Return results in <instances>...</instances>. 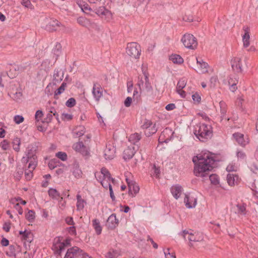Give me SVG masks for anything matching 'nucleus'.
I'll return each mask as SVG.
<instances>
[{"label":"nucleus","instance_id":"8","mask_svg":"<svg viewBox=\"0 0 258 258\" xmlns=\"http://www.w3.org/2000/svg\"><path fill=\"white\" fill-rule=\"evenodd\" d=\"M142 128L144 130L145 134L147 137L152 136L157 131L156 124L153 123L151 120L147 119L144 121L142 125Z\"/></svg>","mask_w":258,"mask_h":258},{"label":"nucleus","instance_id":"40","mask_svg":"<svg viewBox=\"0 0 258 258\" xmlns=\"http://www.w3.org/2000/svg\"><path fill=\"white\" fill-rule=\"evenodd\" d=\"M77 4L84 12H86V11L87 10H91V8L88 5L82 1H78Z\"/></svg>","mask_w":258,"mask_h":258},{"label":"nucleus","instance_id":"28","mask_svg":"<svg viewBox=\"0 0 258 258\" xmlns=\"http://www.w3.org/2000/svg\"><path fill=\"white\" fill-rule=\"evenodd\" d=\"M77 22L80 25L88 28L92 25V23L89 19L83 17H79L77 19Z\"/></svg>","mask_w":258,"mask_h":258},{"label":"nucleus","instance_id":"26","mask_svg":"<svg viewBox=\"0 0 258 258\" xmlns=\"http://www.w3.org/2000/svg\"><path fill=\"white\" fill-rule=\"evenodd\" d=\"M8 95L13 99L19 101L21 100L22 93L18 89H16V90H11V89L8 91Z\"/></svg>","mask_w":258,"mask_h":258},{"label":"nucleus","instance_id":"19","mask_svg":"<svg viewBox=\"0 0 258 258\" xmlns=\"http://www.w3.org/2000/svg\"><path fill=\"white\" fill-rule=\"evenodd\" d=\"M184 203L187 208H192L196 207L197 203L196 198L188 195H185Z\"/></svg>","mask_w":258,"mask_h":258},{"label":"nucleus","instance_id":"7","mask_svg":"<svg viewBox=\"0 0 258 258\" xmlns=\"http://www.w3.org/2000/svg\"><path fill=\"white\" fill-rule=\"evenodd\" d=\"M144 77L139 78L138 85L140 90H145L147 92L151 91L152 90V87L149 82V75L146 72L143 70Z\"/></svg>","mask_w":258,"mask_h":258},{"label":"nucleus","instance_id":"36","mask_svg":"<svg viewBox=\"0 0 258 258\" xmlns=\"http://www.w3.org/2000/svg\"><path fill=\"white\" fill-rule=\"evenodd\" d=\"M219 106L220 108V113L221 120L223 119L226 115L227 112V105L226 103L221 101L219 102Z\"/></svg>","mask_w":258,"mask_h":258},{"label":"nucleus","instance_id":"64","mask_svg":"<svg viewBox=\"0 0 258 258\" xmlns=\"http://www.w3.org/2000/svg\"><path fill=\"white\" fill-rule=\"evenodd\" d=\"M11 224L10 222H6L3 225V229L7 232H9L10 231V229L11 228Z\"/></svg>","mask_w":258,"mask_h":258},{"label":"nucleus","instance_id":"50","mask_svg":"<svg viewBox=\"0 0 258 258\" xmlns=\"http://www.w3.org/2000/svg\"><path fill=\"white\" fill-rule=\"evenodd\" d=\"M56 86L55 83H49L45 88V92L47 94H51L53 92V87Z\"/></svg>","mask_w":258,"mask_h":258},{"label":"nucleus","instance_id":"32","mask_svg":"<svg viewBox=\"0 0 258 258\" xmlns=\"http://www.w3.org/2000/svg\"><path fill=\"white\" fill-rule=\"evenodd\" d=\"M77 198V204L76 207L78 211L82 210L84 209L85 205L86 204V201L83 199L81 196L78 194L76 196Z\"/></svg>","mask_w":258,"mask_h":258},{"label":"nucleus","instance_id":"25","mask_svg":"<svg viewBox=\"0 0 258 258\" xmlns=\"http://www.w3.org/2000/svg\"><path fill=\"white\" fill-rule=\"evenodd\" d=\"M61 25V23L56 19H50V21L47 24L46 27L47 30L49 31H56Z\"/></svg>","mask_w":258,"mask_h":258},{"label":"nucleus","instance_id":"48","mask_svg":"<svg viewBox=\"0 0 258 258\" xmlns=\"http://www.w3.org/2000/svg\"><path fill=\"white\" fill-rule=\"evenodd\" d=\"M35 218V212L33 210H29L26 215V218L30 222H32Z\"/></svg>","mask_w":258,"mask_h":258},{"label":"nucleus","instance_id":"30","mask_svg":"<svg viewBox=\"0 0 258 258\" xmlns=\"http://www.w3.org/2000/svg\"><path fill=\"white\" fill-rule=\"evenodd\" d=\"M121 255L120 251L119 250L110 249L105 254L106 258H117Z\"/></svg>","mask_w":258,"mask_h":258},{"label":"nucleus","instance_id":"14","mask_svg":"<svg viewBox=\"0 0 258 258\" xmlns=\"http://www.w3.org/2000/svg\"><path fill=\"white\" fill-rule=\"evenodd\" d=\"M34 151H33L32 148L29 146L27 148L26 156L22 158V162L24 163H27L28 162L30 163L33 159L37 161V157L34 154Z\"/></svg>","mask_w":258,"mask_h":258},{"label":"nucleus","instance_id":"47","mask_svg":"<svg viewBox=\"0 0 258 258\" xmlns=\"http://www.w3.org/2000/svg\"><path fill=\"white\" fill-rule=\"evenodd\" d=\"M237 80H235L233 82L232 79H230L228 81L229 85L230 86V90L234 92L237 89L236 84L237 83Z\"/></svg>","mask_w":258,"mask_h":258},{"label":"nucleus","instance_id":"57","mask_svg":"<svg viewBox=\"0 0 258 258\" xmlns=\"http://www.w3.org/2000/svg\"><path fill=\"white\" fill-rule=\"evenodd\" d=\"M237 170V166L235 165V164L230 163L229 164L226 168V170L228 172H232L234 171H236Z\"/></svg>","mask_w":258,"mask_h":258},{"label":"nucleus","instance_id":"24","mask_svg":"<svg viewBox=\"0 0 258 258\" xmlns=\"http://www.w3.org/2000/svg\"><path fill=\"white\" fill-rule=\"evenodd\" d=\"M182 191V187L179 184L174 185L170 188V191L172 196L176 200L180 197Z\"/></svg>","mask_w":258,"mask_h":258},{"label":"nucleus","instance_id":"37","mask_svg":"<svg viewBox=\"0 0 258 258\" xmlns=\"http://www.w3.org/2000/svg\"><path fill=\"white\" fill-rule=\"evenodd\" d=\"M13 149L15 151L19 152L20 150L21 139L19 138H15L12 141Z\"/></svg>","mask_w":258,"mask_h":258},{"label":"nucleus","instance_id":"59","mask_svg":"<svg viewBox=\"0 0 258 258\" xmlns=\"http://www.w3.org/2000/svg\"><path fill=\"white\" fill-rule=\"evenodd\" d=\"M60 44L58 43L55 46V48L53 50L54 54L56 56L55 59H57V57L59 55L60 53Z\"/></svg>","mask_w":258,"mask_h":258},{"label":"nucleus","instance_id":"33","mask_svg":"<svg viewBox=\"0 0 258 258\" xmlns=\"http://www.w3.org/2000/svg\"><path fill=\"white\" fill-rule=\"evenodd\" d=\"M238 180V176L233 174H228L227 176V181L228 184L230 186H233Z\"/></svg>","mask_w":258,"mask_h":258},{"label":"nucleus","instance_id":"52","mask_svg":"<svg viewBox=\"0 0 258 258\" xmlns=\"http://www.w3.org/2000/svg\"><path fill=\"white\" fill-rule=\"evenodd\" d=\"M61 118L64 121H69L73 118L72 114L63 112L61 114Z\"/></svg>","mask_w":258,"mask_h":258},{"label":"nucleus","instance_id":"43","mask_svg":"<svg viewBox=\"0 0 258 258\" xmlns=\"http://www.w3.org/2000/svg\"><path fill=\"white\" fill-rule=\"evenodd\" d=\"M237 213L240 215H245L246 214V206L244 204H237Z\"/></svg>","mask_w":258,"mask_h":258},{"label":"nucleus","instance_id":"38","mask_svg":"<svg viewBox=\"0 0 258 258\" xmlns=\"http://www.w3.org/2000/svg\"><path fill=\"white\" fill-rule=\"evenodd\" d=\"M93 226L98 235L101 234L102 231V227L100 225L99 220L95 219L92 221Z\"/></svg>","mask_w":258,"mask_h":258},{"label":"nucleus","instance_id":"44","mask_svg":"<svg viewBox=\"0 0 258 258\" xmlns=\"http://www.w3.org/2000/svg\"><path fill=\"white\" fill-rule=\"evenodd\" d=\"M0 147L4 151L8 150L10 148V142L7 140H4L0 143Z\"/></svg>","mask_w":258,"mask_h":258},{"label":"nucleus","instance_id":"31","mask_svg":"<svg viewBox=\"0 0 258 258\" xmlns=\"http://www.w3.org/2000/svg\"><path fill=\"white\" fill-rule=\"evenodd\" d=\"M170 131L168 130V128H165L161 134L159 138V142L160 143H168L170 140V139L169 137H167L165 139L166 135H167L169 133H170Z\"/></svg>","mask_w":258,"mask_h":258},{"label":"nucleus","instance_id":"62","mask_svg":"<svg viewBox=\"0 0 258 258\" xmlns=\"http://www.w3.org/2000/svg\"><path fill=\"white\" fill-rule=\"evenodd\" d=\"M68 231L70 234L71 235H76V230L75 227L73 226L69 227L68 228Z\"/></svg>","mask_w":258,"mask_h":258},{"label":"nucleus","instance_id":"10","mask_svg":"<svg viewBox=\"0 0 258 258\" xmlns=\"http://www.w3.org/2000/svg\"><path fill=\"white\" fill-rule=\"evenodd\" d=\"M73 149L77 152L80 153L83 156H88L89 150L85 146L82 142H78L74 143L72 146Z\"/></svg>","mask_w":258,"mask_h":258},{"label":"nucleus","instance_id":"58","mask_svg":"<svg viewBox=\"0 0 258 258\" xmlns=\"http://www.w3.org/2000/svg\"><path fill=\"white\" fill-rule=\"evenodd\" d=\"M105 13L103 15V18L107 21H110L112 18V14L111 12L107 9L105 11Z\"/></svg>","mask_w":258,"mask_h":258},{"label":"nucleus","instance_id":"53","mask_svg":"<svg viewBox=\"0 0 258 258\" xmlns=\"http://www.w3.org/2000/svg\"><path fill=\"white\" fill-rule=\"evenodd\" d=\"M56 156L62 161H66L67 159V155L65 152H58L56 154Z\"/></svg>","mask_w":258,"mask_h":258},{"label":"nucleus","instance_id":"1","mask_svg":"<svg viewBox=\"0 0 258 258\" xmlns=\"http://www.w3.org/2000/svg\"><path fill=\"white\" fill-rule=\"evenodd\" d=\"M195 164L194 172L197 177L204 179L209 177L212 183L217 184L219 183V178L217 175L210 174L214 168L215 157L210 152L202 153L192 158Z\"/></svg>","mask_w":258,"mask_h":258},{"label":"nucleus","instance_id":"51","mask_svg":"<svg viewBox=\"0 0 258 258\" xmlns=\"http://www.w3.org/2000/svg\"><path fill=\"white\" fill-rule=\"evenodd\" d=\"M76 104V101L74 98H69L66 102V105L68 107H73Z\"/></svg>","mask_w":258,"mask_h":258},{"label":"nucleus","instance_id":"35","mask_svg":"<svg viewBox=\"0 0 258 258\" xmlns=\"http://www.w3.org/2000/svg\"><path fill=\"white\" fill-rule=\"evenodd\" d=\"M169 59L174 63L181 64L183 62V58L178 54H171L169 56Z\"/></svg>","mask_w":258,"mask_h":258},{"label":"nucleus","instance_id":"29","mask_svg":"<svg viewBox=\"0 0 258 258\" xmlns=\"http://www.w3.org/2000/svg\"><path fill=\"white\" fill-rule=\"evenodd\" d=\"M63 78V72L61 70H55L53 74V81L55 83L60 82Z\"/></svg>","mask_w":258,"mask_h":258},{"label":"nucleus","instance_id":"27","mask_svg":"<svg viewBox=\"0 0 258 258\" xmlns=\"http://www.w3.org/2000/svg\"><path fill=\"white\" fill-rule=\"evenodd\" d=\"M141 139V136L138 133H134L131 135L128 138V141L133 145L132 146H138L136 145L137 143L139 142Z\"/></svg>","mask_w":258,"mask_h":258},{"label":"nucleus","instance_id":"20","mask_svg":"<svg viewBox=\"0 0 258 258\" xmlns=\"http://www.w3.org/2000/svg\"><path fill=\"white\" fill-rule=\"evenodd\" d=\"M231 64L232 69L236 72H241L242 63L241 59L239 57H234L231 61Z\"/></svg>","mask_w":258,"mask_h":258},{"label":"nucleus","instance_id":"2","mask_svg":"<svg viewBox=\"0 0 258 258\" xmlns=\"http://www.w3.org/2000/svg\"><path fill=\"white\" fill-rule=\"evenodd\" d=\"M194 134L200 141L205 142L212 135L211 127L205 123H199L195 126Z\"/></svg>","mask_w":258,"mask_h":258},{"label":"nucleus","instance_id":"55","mask_svg":"<svg viewBox=\"0 0 258 258\" xmlns=\"http://www.w3.org/2000/svg\"><path fill=\"white\" fill-rule=\"evenodd\" d=\"M192 98L195 103H199L201 102V98L199 93H196L192 95Z\"/></svg>","mask_w":258,"mask_h":258},{"label":"nucleus","instance_id":"11","mask_svg":"<svg viewBox=\"0 0 258 258\" xmlns=\"http://www.w3.org/2000/svg\"><path fill=\"white\" fill-rule=\"evenodd\" d=\"M115 154V149L114 146L110 143L106 144V148L104 151V156L106 160H111L114 158Z\"/></svg>","mask_w":258,"mask_h":258},{"label":"nucleus","instance_id":"56","mask_svg":"<svg viewBox=\"0 0 258 258\" xmlns=\"http://www.w3.org/2000/svg\"><path fill=\"white\" fill-rule=\"evenodd\" d=\"M24 117L22 116L19 115H17L15 116L14 118V121L17 124H20L22 123L24 121Z\"/></svg>","mask_w":258,"mask_h":258},{"label":"nucleus","instance_id":"46","mask_svg":"<svg viewBox=\"0 0 258 258\" xmlns=\"http://www.w3.org/2000/svg\"><path fill=\"white\" fill-rule=\"evenodd\" d=\"M186 85V81L185 79H181L178 81L177 87H176V90H182L183 89Z\"/></svg>","mask_w":258,"mask_h":258},{"label":"nucleus","instance_id":"9","mask_svg":"<svg viewBox=\"0 0 258 258\" xmlns=\"http://www.w3.org/2000/svg\"><path fill=\"white\" fill-rule=\"evenodd\" d=\"M70 241L68 239L63 242H60L58 240L53 244L52 249L54 250V253L59 255L63 251L65 248L69 246Z\"/></svg>","mask_w":258,"mask_h":258},{"label":"nucleus","instance_id":"45","mask_svg":"<svg viewBox=\"0 0 258 258\" xmlns=\"http://www.w3.org/2000/svg\"><path fill=\"white\" fill-rule=\"evenodd\" d=\"M160 173V169L158 167H157L155 165H154L152 167V168L151 170V174L152 176L156 177V178H158Z\"/></svg>","mask_w":258,"mask_h":258},{"label":"nucleus","instance_id":"17","mask_svg":"<svg viewBox=\"0 0 258 258\" xmlns=\"http://www.w3.org/2000/svg\"><path fill=\"white\" fill-rule=\"evenodd\" d=\"M92 94L96 101H99L103 96V89L97 83H94L92 89Z\"/></svg>","mask_w":258,"mask_h":258},{"label":"nucleus","instance_id":"3","mask_svg":"<svg viewBox=\"0 0 258 258\" xmlns=\"http://www.w3.org/2000/svg\"><path fill=\"white\" fill-rule=\"evenodd\" d=\"M181 235L185 240H188L190 246H193L192 242L202 241L204 239V236L202 233L199 232H194L190 229L183 230Z\"/></svg>","mask_w":258,"mask_h":258},{"label":"nucleus","instance_id":"12","mask_svg":"<svg viewBox=\"0 0 258 258\" xmlns=\"http://www.w3.org/2000/svg\"><path fill=\"white\" fill-rule=\"evenodd\" d=\"M138 148L139 146H128V147L123 151V159L125 160H127L132 158Z\"/></svg>","mask_w":258,"mask_h":258},{"label":"nucleus","instance_id":"60","mask_svg":"<svg viewBox=\"0 0 258 258\" xmlns=\"http://www.w3.org/2000/svg\"><path fill=\"white\" fill-rule=\"evenodd\" d=\"M49 113H51L54 115L56 119L59 121L58 120V114L57 113L55 108L54 107H51L49 110Z\"/></svg>","mask_w":258,"mask_h":258},{"label":"nucleus","instance_id":"22","mask_svg":"<svg viewBox=\"0 0 258 258\" xmlns=\"http://www.w3.org/2000/svg\"><path fill=\"white\" fill-rule=\"evenodd\" d=\"M233 136L241 146L244 147L249 143L248 139L246 137L244 138V135L241 133H235L233 135Z\"/></svg>","mask_w":258,"mask_h":258},{"label":"nucleus","instance_id":"15","mask_svg":"<svg viewBox=\"0 0 258 258\" xmlns=\"http://www.w3.org/2000/svg\"><path fill=\"white\" fill-rule=\"evenodd\" d=\"M37 162L33 159L29 163L28 169L25 171V177L27 180H30L33 177V171L37 166Z\"/></svg>","mask_w":258,"mask_h":258},{"label":"nucleus","instance_id":"23","mask_svg":"<svg viewBox=\"0 0 258 258\" xmlns=\"http://www.w3.org/2000/svg\"><path fill=\"white\" fill-rule=\"evenodd\" d=\"M198 64V70L197 72L200 74H204L208 71V64L207 62L203 61L202 59L196 58Z\"/></svg>","mask_w":258,"mask_h":258},{"label":"nucleus","instance_id":"16","mask_svg":"<svg viewBox=\"0 0 258 258\" xmlns=\"http://www.w3.org/2000/svg\"><path fill=\"white\" fill-rule=\"evenodd\" d=\"M111 176L109 171L105 168H102L100 172H96L95 176L96 179L100 182L105 179H109Z\"/></svg>","mask_w":258,"mask_h":258},{"label":"nucleus","instance_id":"49","mask_svg":"<svg viewBox=\"0 0 258 258\" xmlns=\"http://www.w3.org/2000/svg\"><path fill=\"white\" fill-rule=\"evenodd\" d=\"M21 4L24 7L30 9H33V6L30 0H21Z\"/></svg>","mask_w":258,"mask_h":258},{"label":"nucleus","instance_id":"21","mask_svg":"<svg viewBox=\"0 0 258 258\" xmlns=\"http://www.w3.org/2000/svg\"><path fill=\"white\" fill-rule=\"evenodd\" d=\"M118 220L116 218V215L112 214L110 215L106 222V226L108 228L111 229H114L118 225Z\"/></svg>","mask_w":258,"mask_h":258},{"label":"nucleus","instance_id":"39","mask_svg":"<svg viewBox=\"0 0 258 258\" xmlns=\"http://www.w3.org/2000/svg\"><path fill=\"white\" fill-rule=\"evenodd\" d=\"M85 133V128L83 126H79L76 127L74 133L75 137H80L84 135Z\"/></svg>","mask_w":258,"mask_h":258},{"label":"nucleus","instance_id":"4","mask_svg":"<svg viewBox=\"0 0 258 258\" xmlns=\"http://www.w3.org/2000/svg\"><path fill=\"white\" fill-rule=\"evenodd\" d=\"M64 258H92L80 248L75 246L68 249Z\"/></svg>","mask_w":258,"mask_h":258},{"label":"nucleus","instance_id":"54","mask_svg":"<svg viewBox=\"0 0 258 258\" xmlns=\"http://www.w3.org/2000/svg\"><path fill=\"white\" fill-rule=\"evenodd\" d=\"M106 9L104 7H100L96 10V13L103 18V15L105 13Z\"/></svg>","mask_w":258,"mask_h":258},{"label":"nucleus","instance_id":"63","mask_svg":"<svg viewBox=\"0 0 258 258\" xmlns=\"http://www.w3.org/2000/svg\"><path fill=\"white\" fill-rule=\"evenodd\" d=\"M31 235V233L29 232L26 231V233L22 236V238L27 241H31V239L30 238V236Z\"/></svg>","mask_w":258,"mask_h":258},{"label":"nucleus","instance_id":"13","mask_svg":"<svg viewBox=\"0 0 258 258\" xmlns=\"http://www.w3.org/2000/svg\"><path fill=\"white\" fill-rule=\"evenodd\" d=\"M126 181L127 183L128 187L129 194L131 195L132 197H135V195L139 191V186L129 178H126Z\"/></svg>","mask_w":258,"mask_h":258},{"label":"nucleus","instance_id":"18","mask_svg":"<svg viewBox=\"0 0 258 258\" xmlns=\"http://www.w3.org/2000/svg\"><path fill=\"white\" fill-rule=\"evenodd\" d=\"M244 34L242 36L243 47L246 48L250 45V29L247 26L243 27Z\"/></svg>","mask_w":258,"mask_h":258},{"label":"nucleus","instance_id":"6","mask_svg":"<svg viewBox=\"0 0 258 258\" xmlns=\"http://www.w3.org/2000/svg\"><path fill=\"white\" fill-rule=\"evenodd\" d=\"M184 46L189 49H194L198 45L197 39L190 34H184L181 38Z\"/></svg>","mask_w":258,"mask_h":258},{"label":"nucleus","instance_id":"61","mask_svg":"<svg viewBox=\"0 0 258 258\" xmlns=\"http://www.w3.org/2000/svg\"><path fill=\"white\" fill-rule=\"evenodd\" d=\"M43 112L41 110H37L35 113V119L37 121H39L43 116Z\"/></svg>","mask_w":258,"mask_h":258},{"label":"nucleus","instance_id":"5","mask_svg":"<svg viewBox=\"0 0 258 258\" xmlns=\"http://www.w3.org/2000/svg\"><path fill=\"white\" fill-rule=\"evenodd\" d=\"M140 45L136 42L128 43L126 48L128 55L133 58H138L141 54Z\"/></svg>","mask_w":258,"mask_h":258},{"label":"nucleus","instance_id":"41","mask_svg":"<svg viewBox=\"0 0 258 258\" xmlns=\"http://www.w3.org/2000/svg\"><path fill=\"white\" fill-rule=\"evenodd\" d=\"M48 195L52 198L57 200L60 197L59 193L55 188H50L48 190Z\"/></svg>","mask_w":258,"mask_h":258},{"label":"nucleus","instance_id":"42","mask_svg":"<svg viewBox=\"0 0 258 258\" xmlns=\"http://www.w3.org/2000/svg\"><path fill=\"white\" fill-rule=\"evenodd\" d=\"M111 181L113 183L114 181V179L112 178L110 176L109 179L107 178L104 179L103 181H102V182H100V183L104 188L107 189L108 187H109V186H111L110 184Z\"/></svg>","mask_w":258,"mask_h":258},{"label":"nucleus","instance_id":"34","mask_svg":"<svg viewBox=\"0 0 258 258\" xmlns=\"http://www.w3.org/2000/svg\"><path fill=\"white\" fill-rule=\"evenodd\" d=\"M67 86V83L63 82L61 84L60 86L54 92V98L57 99L58 95H60L64 91Z\"/></svg>","mask_w":258,"mask_h":258}]
</instances>
